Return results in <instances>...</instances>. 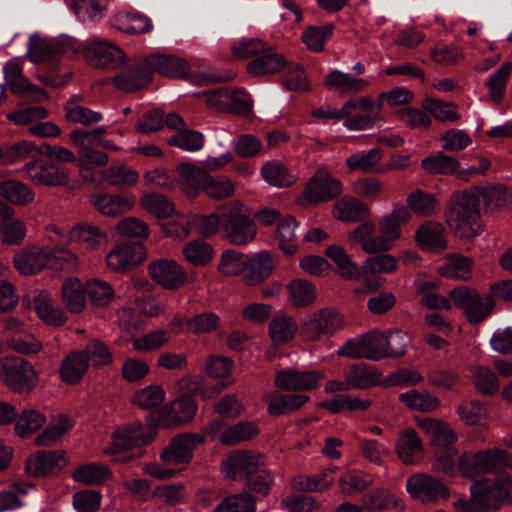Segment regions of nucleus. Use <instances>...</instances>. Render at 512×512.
<instances>
[{
    "instance_id": "obj_52",
    "label": "nucleus",
    "mask_w": 512,
    "mask_h": 512,
    "mask_svg": "<svg viewBox=\"0 0 512 512\" xmlns=\"http://www.w3.org/2000/svg\"><path fill=\"white\" fill-rule=\"evenodd\" d=\"M406 201L407 206L417 215L432 216L438 211L436 197L421 189L411 192Z\"/></svg>"
},
{
    "instance_id": "obj_62",
    "label": "nucleus",
    "mask_w": 512,
    "mask_h": 512,
    "mask_svg": "<svg viewBox=\"0 0 512 512\" xmlns=\"http://www.w3.org/2000/svg\"><path fill=\"white\" fill-rule=\"evenodd\" d=\"M221 324L220 317L214 312H202L187 320V330L194 335L210 334Z\"/></svg>"
},
{
    "instance_id": "obj_57",
    "label": "nucleus",
    "mask_w": 512,
    "mask_h": 512,
    "mask_svg": "<svg viewBox=\"0 0 512 512\" xmlns=\"http://www.w3.org/2000/svg\"><path fill=\"white\" fill-rule=\"evenodd\" d=\"M85 289L89 302L95 307L106 306L114 298L112 286L108 282L99 279L88 280Z\"/></svg>"
},
{
    "instance_id": "obj_33",
    "label": "nucleus",
    "mask_w": 512,
    "mask_h": 512,
    "mask_svg": "<svg viewBox=\"0 0 512 512\" xmlns=\"http://www.w3.org/2000/svg\"><path fill=\"white\" fill-rule=\"evenodd\" d=\"M421 168L431 175L448 176L458 173L460 162L444 152H437L422 159Z\"/></svg>"
},
{
    "instance_id": "obj_6",
    "label": "nucleus",
    "mask_w": 512,
    "mask_h": 512,
    "mask_svg": "<svg viewBox=\"0 0 512 512\" xmlns=\"http://www.w3.org/2000/svg\"><path fill=\"white\" fill-rule=\"evenodd\" d=\"M343 327V316L334 308H323L314 312L300 325V336L304 341L315 342L322 336H331Z\"/></svg>"
},
{
    "instance_id": "obj_35",
    "label": "nucleus",
    "mask_w": 512,
    "mask_h": 512,
    "mask_svg": "<svg viewBox=\"0 0 512 512\" xmlns=\"http://www.w3.org/2000/svg\"><path fill=\"white\" fill-rule=\"evenodd\" d=\"M300 330L293 317L279 315L272 319L269 324V336L273 344L281 346L290 342Z\"/></svg>"
},
{
    "instance_id": "obj_18",
    "label": "nucleus",
    "mask_w": 512,
    "mask_h": 512,
    "mask_svg": "<svg viewBox=\"0 0 512 512\" xmlns=\"http://www.w3.org/2000/svg\"><path fill=\"white\" fill-rule=\"evenodd\" d=\"M65 452L62 450L38 451L34 457L26 460L25 471L33 477H45L66 465Z\"/></svg>"
},
{
    "instance_id": "obj_59",
    "label": "nucleus",
    "mask_w": 512,
    "mask_h": 512,
    "mask_svg": "<svg viewBox=\"0 0 512 512\" xmlns=\"http://www.w3.org/2000/svg\"><path fill=\"white\" fill-rule=\"evenodd\" d=\"M114 27L121 32L134 35L149 32L152 28L151 21L142 15L123 14L114 20Z\"/></svg>"
},
{
    "instance_id": "obj_49",
    "label": "nucleus",
    "mask_w": 512,
    "mask_h": 512,
    "mask_svg": "<svg viewBox=\"0 0 512 512\" xmlns=\"http://www.w3.org/2000/svg\"><path fill=\"white\" fill-rule=\"evenodd\" d=\"M324 85L328 89H336L341 93H357L364 88L366 81L334 70L327 75Z\"/></svg>"
},
{
    "instance_id": "obj_10",
    "label": "nucleus",
    "mask_w": 512,
    "mask_h": 512,
    "mask_svg": "<svg viewBox=\"0 0 512 512\" xmlns=\"http://www.w3.org/2000/svg\"><path fill=\"white\" fill-rule=\"evenodd\" d=\"M343 190L342 182L331 175L325 168H319L307 182L303 192V200L311 204L329 202L339 195Z\"/></svg>"
},
{
    "instance_id": "obj_54",
    "label": "nucleus",
    "mask_w": 512,
    "mask_h": 512,
    "mask_svg": "<svg viewBox=\"0 0 512 512\" xmlns=\"http://www.w3.org/2000/svg\"><path fill=\"white\" fill-rule=\"evenodd\" d=\"M363 503L368 510L385 511L401 506L400 499L387 489H376L363 496Z\"/></svg>"
},
{
    "instance_id": "obj_50",
    "label": "nucleus",
    "mask_w": 512,
    "mask_h": 512,
    "mask_svg": "<svg viewBox=\"0 0 512 512\" xmlns=\"http://www.w3.org/2000/svg\"><path fill=\"white\" fill-rule=\"evenodd\" d=\"M382 158V150L373 148L369 151H362L349 156L346 159V166L349 171H361L372 173Z\"/></svg>"
},
{
    "instance_id": "obj_26",
    "label": "nucleus",
    "mask_w": 512,
    "mask_h": 512,
    "mask_svg": "<svg viewBox=\"0 0 512 512\" xmlns=\"http://www.w3.org/2000/svg\"><path fill=\"white\" fill-rule=\"evenodd\" d=\"M422 452L421 439L414 429L408 428L400 433L396 442V453L403 463L411 465L418 462L422 458Z\"/></svg>"
},
{
    "instance_id": "obj_13",
    "label": "nucleus",
    "mask_w": 512,
    "mask_h": 512,
    "mask_svg": "<svg viewBox=\"0 0 512 512\" xmlns=\"http://www.w3.org/2000/svg\"><path fill=\"white\" fill-rule=\"evenodd\" d=\"M150 277L169 290H176L189 283V276L174 260L158 259L152 261L148 267Z\"/></svg>"
},
{
    "instance_id": "obj_7",
    "label": "nucleus",
    "mask_w": 512,
    "mask_h": 512,
    "mask_svg": "<svg viewBox=\"0 0 512 512\" xmlns=\"http://www.w3.org/2000/svg\"><path fill=\"white\" fill-rule=\"evenodd\" d=\"M406 490L411 498L423 504H436L446 501L450 495L449 487L438 478L426 474L416 473L408 477Z\"/></svg>"
},
{
    "instance_id": "obj_9",
    "label": "nucleus",
    "mask_w": 512,
    "mask_h": 512,
    "mask_svg": "<svg viewBox=\"0 0 512 512\" xmlns=\"http://www.w3.org/2000/svg\"><path fill=\"white\" fill-rule=\"evenodd\" d=\"M198 410L197 402L188 395H182L163 405L159 410L149 415L155 425L165 427L180 426L191 422Z\"/></svg>"
},
{
    "instance_id": "obj_64",
    "label": "nucleus",
    "mask_w": 512,
    "mask_h": 512,
    "mask_svg": "<svg viewBox=\"0 0 512 512\" xmlns=\"http://www.w3.org/2000/svg\"><path fill=\"white\" fill-rule=\"evenodd\" d=\"M103 178L111 185L131 187L138 182L139 174L128 166L120 165L111 166L104 170Z\"/></svg>"
},
{
    "instance_id": "obj_61",
    "label": "nucleus",
    "mask_w": 512,
    "mask_h": 512,
    "mask_svg": "<svg viewBox=\"0 0 512 512\" xmlns=\"http://www.w3.org/2000/svg\"><path fill=\"white\" fill-rule=\"evenodd\" d=\"M35 308L39 318L50 325L62 326L67 321L64 312L55 307L53 300L48 296L38 297L35 301Z\"/></svg>"
},
{
    "instance_id": "obj_46",
    "label": "nucleus",
    "mask_w": 512,
    "mask_h": 512,
    "mask_svg": "<svg viewBox=\"0 0 512 512\" xmlns=\"http://www.w3.org/2000/svg\"><path fill=\"white\" fill-rule=\"evenodd\" d=\"M46 422V417L38 410L28 408L18 413L15 433L21 438H26L38 431Z\"/></svg>"
},
{
    "instance_id": "obj_3",
    "label": "nucleus",
    "mask_w": 512,
    "mask_h": 512,
    "mask_svg": "<svg viewBox=\"0 0 512 512\" xmlns=\"http://www.w3.org/2000/svg\"><path fill=\"white\" fill-rule=\"evenodd\" d=\"M472 503L478 512L497 510L512 505V476L503 475L494 479L483 478L471 487Z\"/></svg>"
},
{
    "instance_id": "obj_56",
    "label": "nucleus",
    "mask_w": 512,
    "mask_h": 512,
    "mask_svg": "<svg viewBox=\"0 0 512 512\" xmlns=\"http://www.w3.org/2000/svg\"><path fill=\"white\" fill-rule=\"evenodd\" d=\"M213 512H256L255 500L249 493H237L224 497Z\"/></svg>"
},
{
    "instance_id": "obj_1",
    "label": "nucleus",
    "mask_w": 512,
    "mask_h": 512,
    "mask_svg": "<svg viewBox=\"0 0 512 512\" xmlns=\"http://www.w3.org/2000/svg\"><path fill=\"white\" fill-rule=\"evenodd\" d=\"M220 471L228 480H239L255 500L268 497L275 482L274 473L267 467L260 453L252 450H235L220 463Z\"/></svg>"
},
{
    "instance_id": "obj_21",
    "label": "nucleus",
    "mask_w": 512,
    "mask_h": 512,
    "mask_svg": "<svg viewBox=\"0 0 512 512\" xmlns=\"http://www.w3.org/2000/svg\"><path fill=\"white\" fill-rule=\"evenodd\" d=\"M382 373L366 363H354L344 372L345 382L355 389H369L381 383Z\"/></svg>"
},
{
    "instance_id": "obj_51",
    "label": "nucleus",
    "mask_w": 512,
    "mask_h": 512,
    "mask_svg": "<svg viewBox=\"0 0 512 512\" xmlns=\"http://www.w3.org/2000/svg\"><path fill=\"white\" fill-rule=\"evenodd\" d=\"M374 483V477L360 470L344 473L339 479L341 491L345 495L360 493Z\"/></svg>"
},
{
    "instance_id": "obj_58",
    "label": "nucleus",
    "mask_w": 512,
    "mask_h": 512,
    "mask_svg": "<svg viewBox=\"0 0 512 512\" xmlns=\"http://www.w3.org/2000/svg\"><path fill=\"white\" fill-rule=\"evenodd\" d=\"M422 107L442 122H457L460 115L457 112V105L453 102H445L434 98H425Z\"/></svg>"
},
{
    "instance_id": "obj_32",
    "label": "nucleus",
    "mask_w": 512,
    "mask_h": 512,
    "mask_svg": "<svg viewBox=\"0 0 512 512\" xmlns=\"http://www.w3.org/2000/svg\"><path fill=\"white\" fill-rule=\"evenodd\" d=\"M260 429L255 421H240L227 427L218 437L223 445L234 446L258 436Z\"/></svg>"
},
{
    "instance_id": "obj_24",
    "label": "nucleus",
    "mask_w": 512,
    "mask_h": 512,
    "mask_svg": "<svg viewBox=\"0 0 512 512\" xmlns=\"http://www.w3.org/2000/svg\"><path fill=\"white\" fill-rule=\"evenodd\" d=\"M88 369V356L82 351H76L71 352L61 361L59 372L63 382L75 385L81 382Z\"/></svg>"
},
{
    "instance_id": "obj_19",
    "label": "nucleus",
    "mask_w": 512,
    "mask_h": 512,
    "mask_svg": "<svg viewBox=\"0 0 512 512\" xmlns=\"http://www.w3.org/2000/svg\"><path fill=\"white\" fill-rule=\"evenodd\" d=\"M145 62L150 70V79H153L155 72L169 78H181L188 69L189 65L183 59L163 53H154L146 56Z\"/></svg>"
},
{
    "instance_id": "obj_60",
    "label": "nucleus",
    "mask_w": 512,
    "mask_h": 512,
    "mask_svg": "<svg viewBox=\"0 0 512 512\" xmlns=\"http://www.w3.org/2000/svg\"><path fill=\"white\" fill-rule=\"evenodd\" d=\"M63 109L65 111L66 119L72 123L90 126L102 120L101 113L93 111L87 107L77 105L73 99L67 101Z\"/></svg>"
},
{
    "instance_id": "obj_15",
    "label": "nucleus",
    "mask_w": 512,
    "mask_h": 512,
    "mask_svg": "<svg viewBox=\"0 0 512 512\" xmlns=\"http://www.w3.org/2000/svg\"><path fill=\"white\" fill-rule=\"evenodd\" d=\"M23 171L33 183L41 186H61L69 182L68 173L50 161H29L24 165Z\"/></svg>"
},
{
    "instance_id": "obj_12",
    "label": "nucleus",
    "mask_w": 512,
    "mask_h": 512,
    "mask_svg": "<svg viewBox=\"0 0 512 512\" xmlns=\"http://www.w3.org/2000/svg\"><path fill=\"white\" fill-rule=\"evenodd\" d=\"M84 57L92 67L103 70H115L124 64L126 54L116 45L105 41H95L85 46Z\"/></svg>"
},
{
    "instance_id": "obj_28",
    "label": "nucleus",
    "mask_w": 512,
    "mask_h": 512,
    "mask_svg": "<svg viewBox=\"0 0 512 512\" xmlns=\"http://www.w3.org/2000/svg\"><path fill=\"white\" fill-rule=\"evenodd\" d=\"M272 271L273 264L270 253L267 251L259 252L251 260L248 259L243 281L247 285H258L268 278Z\"/></svg>"
},
{
    "instance_id": "obj_23",
    "label": "nucleus",
    "mask_w": 512,
    "mask_h": 512,
    "mask_svg": "<svg viewBox=\"0 0 512 512\" xmlns=\"http://www.w3.org/2000/svg\"><path fill=\"white\" fill-rule=\"evenodd\" d=\"M415 241L421 249L443 251L447 247L445 227L437 221H427L417 228Z\"/></svg>"
},
{
    "instance_id": "obj_63",
    "label": "nucleus",
    "mask_w": 512,
    "mask_h": 512,
    "mask_svg": "<svg viewBox=\"0 0 512 512\" xmlns=\"http://www.w3.org/2000/svg\"><path fill=\"white\" fill-rule=\"evenodd\" d=\"M169 146H175L186 151H198L204 145V135L187 127L167 139Z\"/></svg>"
},
{
    "instance_id": "obj_40",
    "label": "nucleus",
    "mask_w": 512,
    "mask_h": 512,
    "mask_svg": "<svg viewBox=\"0 0 512 512\" xmlns=\"http://www.w3.org/2000/svg\"><path fill=\"white\" fill-rule=\"evenodd\" d=\"M289 300L296 308H306L316 300V287L304 279H294L287 285Z\"/></svg>"
},
{
    "instance_id": "obj_16",
    "label": "nucleus",
    "mask_w": 512,
    "mask_h": 512,
    "mask_svg": "<svg viewBox=\"0 0 512 512\" xmlns=\"http://www.w3.org/2000/svg\"><path fill=\"white\" fill-rule=\"evenodd\" d=\"M151 82L150 70L144 58L134 59L124 70L112 78L114 86L123 92H135Z\"/></svg>"
},
{
    "instance_id": "obj_27",
    "label": "nucleus",
    "mask_w": 512,
    "mask_h": 512,
    "mask_svg": "<svg viewBox=\"0 0 512 512\" xmlns=\"http://www.w3.org/2000/svg\"><path fill=\"white\" fill-rule=\"evenodd\" d=\"M177 172L180 175L181 189L189 197H194L200 190H203L204 182L208 177V173L204 169L192 163H181L177 166Z\"/></svg>"
},
{
    "instance_id": "obj_55",
    "label": "nucleus",
    "mask_w": 512,
    "mask_h": 512,
    "mask_svg": "<svg viewBox=\"0 0 512 512\" xmlns=\"http://www.w3.org/2000/svg\"><path fill=\"white\" fill-rule=\"evenodd\" d=\"M183 255L195 267L208 264L213 258V248L202 240H192L184 245Z\"/></svg>"
},
{
    "instance_id": "obj_36",
    "label": "nucleus",
    "mask_w": 512,
    "mask_h": 512,
    "mask_svg": "<svg viewBox=\"0 0 512 512\" xmlns=\"http://www.w3.org/2000/svg\"><path fill=\"white\" fill-rule=\"evenodd\" d=\"M71 238L90 250L96 249L108 242L106 231L89 223L75 225L71 230Z\"/></svg>"
},
{
    "instance_id": "obj_43",
    "label": "nucleus",
    "mask_w": 512,
    "mask_h": 512,
    "mask_svg": "<svg viewBox=\"0 0 512 512\" xmlns=\"http://www.w3.org/2000/svg\"><path fill=\"white\" fill-rule=\"evenodd\" d=\"M261 175L266 182L276 187H289L296 182V177L278 160L266 162L261 168Z\"/></svg>"
},
{
    "instance_id": "obj_45",
    "label": "nucleus",
    "mask_w": 512,
    "mask_h": 512,
    "mask_svg": "<svg viewBox=\"0 0 512 512\" xmlns=\"http://www.w3.org/2000/svg\"><path fill=\"white\" fill-rule=\"evenodd\" d=\"M324 254L336 264L341 277L353 279L360 276V268L341 246L333 244L326 248Z\"/></svg>"
},
{
    "instance_id": "obj_34",
    "label": "nucleus",
    "mask_w": 512,
    "mask_h": 512,
    "mask_svg": "<svg viewBox=\"0 0 512 512\" xmlns=\"http://www.w3.org/2000/svg\"><path fill=\"white\" fill-rule=\"evenodd\" d=\"M419 426L429 435L431 444L436 449L452 447L451 444L457 440L455 432L442 421L424 419Z\"/></svg>"
},
{
    "instance_id": "obj_31",
    "label": "nucleus",
    "mask_w": 512,
    "mask_h": 512,
    "mask_svg": "<svg viewBox=\"0 0 512 512\" xmlns=\"http://www.w3.org/2000/svg\"><path fill=\"white\" fill-rule=\"evenodd\" d=\"M48 256L40 248L32 247L16 254L13 258L15 268L23 275H33L47 265Z\"/></svg>"
},
{
    "instance_id": "obj_11",
    "label": "nucleus",
    "mask_w": 512,
    "mask_h": 512,
    "mask_svg": "<svg viewBox=\"0 0 512 512\" xmlns=\"http://www.w3.org/2000/svg\"><path fill=\"white\" fill-rule=\"evenodd\" d=\"M205 442V436L198 433H183L173 437L166 448L160 453V459L165 465L187 464L193 458L198 445Z\"/></svg>"
},
{
    "instance_id": "obj_53",
    "label": "nucleus",
    "mask_w": 512,
    "mask_h": 512,
    "mask_svg": "<svg viewBox=\"0 0 512 512\" xmlns=\"http://www.w3.org/2000/svg\"><path fill=\"white\" fill-rule=\"evenodd\" d=\"M165 390L158 384H150L135 392L132 403L143 410L157 408L165 400Z\"/></svg>"
},
{
    "instance_id": "obj_5",
    "label": "nucleus",
    "mask_w": 512,
    "mask_h": 512,
    "mask_svg": "<svg viewBox=\"0 0 512 512\" xmlns=\"http://www.w3.org/2000/svg\"><path fill=\"white\" fill-rule=\"evenodd\" d=\"M0 380L15 393H29L38 383L33 366L22 356H5L0 361Z\"/></svg>"
},
{
    "instance_id": "obj_29",
    "label": "nucleus",
    "mask_w": 512,
    "mask_h": 512,
    "mask_svg": "<svg viewBox=\"0 0 512 512\" xmlns=\"http://www.w3.org/2000/svg\"><path fill=\"white\" fill-rule=\"evenodd\" d=\"M297 227L298 222L293 216H285L278 221L275 239L279 249L286 255L291 256L298 251Z\"/></svg>"
},
{
    "instance_id": "obj_48",
    "label": "nucleus",
    "mask_w": 512,
    "mask_h": 512,
    "mask_svg": "<svg viewBox=\"0 0 512 512\" xmlns=\"http://www.w3.org/2000/svg\"><path fill=\"white\" fill-rule=\"evenodd\" d=\"M73 427L71 419L66 415H59L35 438V444L38 446H51L66 434Z\"/></svg>"
},
{
    "instance_id": "obj_22",
    "label": "nucleus",
    "mask_w": 512,
    "mask_h": 512,
    "mask_svg": "<svg viewBox=\"0 0 512 512\" xmlns=\"http://www.w3.org/2000/svg\"><path fill=\"white\" fill-rule=\"evenodd\" d=\"M67 51L66 40L47 41L34 34L29 39L27 56L33 63H42L52 59L57 54H65Z\"/></svg>"
},
{
    "instance_id": "obj_39",
    "label": "nucleus",
    "mask_w": 512,
    "mask_h": 512,
    "mask_svg": "<svg viewBox=\"0 0 512 512\" xmlns=\"http://www.w3.org/2000/svg\"><path fill=\"white\" fill-rule=\"evenodd\" d=\"M309 399V396L305 394L275 395L270 399L267 411L273 416L290 414L299 410Z\"/></svg>"
},
{
    "instance_id": "obj_2",
    "label": "nucleus",
    "mask_w": 512,
    "mask_h": 512,
    "mask_svg": "<svg viewBox=\"0 0 512 512\" xmlns=\"http://www.w3.org/2000/svg\"><path fill=\"white\" fill-rule=\"evenodd\" d=\"M444 215L447 225L461 239H472L481 232L478 198L470 189L452 194Z\"/></svg>"
},
{
    "instance_id": "obj_25",
    "label": "nucleus",
    "mask_w": 512,
    "mask_h": 512,
    "mask_svg": "<svg viewBox=\"0 0 512 512\" xmlns=\"http://www.w3.org/2000/svg\"><path fill=\"white\" fill-rule=\"evenodd\" d=\"M366 359L379 361L387 357H398L404 354V350H394L390 346V340L379 331H370L363 334Z\"/></svg>"
},
{
    "instance_id": "obj_4",
    "label": "nucleus",
    "mask_w": 512,
    "mask_h": 512,
    "mask_svg": "<svg viewBox=\"0 0 512 512\" xmlns=\"http://www.w3.org/2000/svg\"><path fill=\"white\" fill-rule=\"evenodd\" d=\"M448 296L471 325L486 320L496 305L490 294H480L475 288L464 285L453 288Z\"/></svg>"
},
{
    "instance_id": "obj_41",
    "label": "nucleus",
    "mask_w": 512,
    "mask_h": 512,
    "mask_svg": "<svg viewBox=\"0 0 512 512\" xmlns=\"http://www.w3.org/2000/svg\"><path fill=\"white\" fill-rule=\"evenodd\" d=\"M0 197L14 205L25 206L34 200V193L24 183L16 180L0 182Z\"/></svg>"
},
{
    "instance_id": "obj_37",
    "label": "nucleus",
    "mask_w": 512,
    "mask_h": 512,
    "mask_svg": "<svg viewBox=\"0 0 512 512\" xmlns=\"http://www.w3.org/2000/svg\"><path fill=\"white\" fill-rule=\"evenodd\" d=\"M86 289L77 278L66 279L62 284V301L71 313H81L86 304Z\"/></svg>"
},
{
    "instance_id": "obj_44",
    "label": "nucleus",
    "mask_w": 512,
    "mask_h": 512,
    "mask_svg": "<svg viewBox=\"0 0 512 512\" xmlns=\"http://www.w3.org/2000/svg\"><path fill=\"white\" fill-rule=\"evenodd\" d=\"M399 401L410 409L420 412H432L440 406L438 397L427 391L412 389L399 395Z\"/></svg>"
},
{
    "instance_id": "obj_17",
    "label": "nucleus",
    "mask_w": 512,
    "mask_h": 512,
    "mask_svg": "<svg viewBox=\"0 0 512 512\" xmlns=\"http://www.w3.org/2000/svg\"><path fill=\"white\" fill-rule=\"evenodd\" d=\"M324 378L318 371H297L285 369L277 373L275 386L285 391H309L319 386L320 380Z\"/></svg>"
},
{
    "instance_id": "obj_30",
    "label": "nucleus",
    "mask_w": 512,
    "mask_h": 512,
    "mask_svg": "<svg viewBox=\"0 0 512 512\" xmlns=\"http://www.w3.org/2000/svg\"><path fill=\"white\" fill-rule=\"evenodd\" d=\"M91 202L103 215L116 217L128 212L133 207L134 199L115 194H98L92 197Z\"/></svg>"
},
{
    "instance_id": "obj_20",
    "label": "nucleus",
    "mask_w": 512,
    "mask_h": 512,
    "mask_svg": "<svg viewBox=\"0 0 512 512\" xmlns=\"http://www.w3.org/2000/svg\"><path fill=\"white\" fill-rule=\"evenodd\" d=\"M286 65L285 57L267 44L265 51H261L256 58L247 63L246 71L253 77H260L277 74L283 71Z\"/></svg>"
},
{
    "instance_id": "obj_47",
    "label": "nucleus",
    "mask_w": 512,
    "mask_h": 512,
    "mask_svg": "<svg viewBox=\"0 0 512 512\" xmlns=\"http://www.w3.org/2000/svg\"><path fill=\"white\" fill-rule=\"evenodd\" d=\"M472 379L476 390L484 396L495 395L500 388V381L498 376L486 366L473 367Z\"/></svg>"
},
{
    "instance_id": "obj_38",
    "label": "nucleus",
    "mask_w": 512,
    "mask_h": 512,
    "mask_svg": "<svg viewBox=\"0 0 512 512\" xmlns=\"http://www.w3.org/2000/svg\"><path fill=\"white\" fill-rule=\"evenodd\" d=\"M113 476L104 464L91 462L78 467L72 474L73 479L85 485H98L107 482Z\"/></svg>"
},
{
    "instance_id": "obj_8",
    "label": "nucleus",
    "mask_w": 512,
    "mask_h": 512,
    "mask_svg": "<svg viewBox=\"0 0 512 512\" xmlns=\"http://www.w3.org/2000/svg\"><path fill=\"white\" fill-rule=\"evenodd\" d=\"M223 238L232 245H246L252 242L257 234V226L253 218L237 209L222 211Z\"/></svg>"
},
{
    "instance_id": "obj_14",
    "label": "nucleus",
    "mask_w": 512,
    "mask_h": 512,
    "mask_svg": "<svg viewBox=\"0 0 512 512\" xmlns=\"http://www.w3.org/2000/svg\"><path fill=\"white\" fill-rule=\"evenodd\" d=\"M149 431H142L138 424L136 427H130L122 432L113 434L110 446L105 450L106 454L115 455L122 451H127L133 447H140L153 441L156 436V428L150 417L147 418Z\"/></svg>"
},
{
    "instance_id": "obj_42",
    "label": "nucleus",
    "mask_w": 512,
    "mask_h": 512,
    "mask_svg": "<svg viewBox=\"0 0 512 512\" xmlns=\"http://www.w3.org/2000/svg\"><path fill=\"white\" fill-rule=\"evenodd\" d=\"M411 217L410 212L404 206L397 207L384 217L378 223L379 232L387 236L393 242L400 238L401 225Z\"/></svg>"
}]
</instances>
